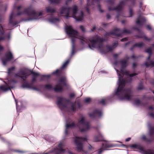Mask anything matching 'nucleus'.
Returning a JSON list of instances; mask_svg holds the SVG:
<instances>
[{"label":"nucleus","mask_w":154,"mask_h":154,"mask_svg":"<svg viewBox=\"0 0 154 154\" xmlns=\"http://www.w3.org/2000/svg\"><path fill=\"white\" fill-rule=\"evenodd\" d=\"M60 13L66 15L65 16L66 19L70 17L69 15H72L77 21H82L84 18L83 12L78 11L77 7L75 5H74L72 8L68 6L62 7L60 9Z\"/></svg>","instance_id":"nucleus-3"},{"label":"nucleus","mask_w":154,"mask_h":154,"mask_svg":"<svg viewBox=\"0 0 154 154\" xmlns=\"http://www.w3.org/2000/svg\"><path fill=\"white\" fill-rule=\"evenodd\" d=\"M21 79H23V80H25V79L26 78V76H21Z\"/></svg>","instance_id":"nucleus-48"},{"label":"nucleus","mask_w":154,"mask_h":154,"mask_svg":"<svg viewBox=\"0 0 154 154\" xmlns=\"http://www.w3.org/2000/svg\"><path fill=\"white\" fill-rule=\"evenodd\" d=\"M18 74L19 75H25V74L24 73H21L20 72H19L18 73Z\"/></svg>","instance_id":"nucleus-52"},{"label":"nucleus","mask_w":154,"mask_h":154,"mask_svg":"<svg viewBox=\"0 0 154 154\" xmlns=\"http://www.w3.org/2000/svg\"><path fill=\"white\" fill-rule=\"evenodd\" d=\"M130 17H132L133 15L132 11L131 10H130Z\"/></svg>","instance_id":"nucleus-39"},{"label":"nucleus","mask_w":154,"mask_h":154,"mask_svg":"<svg viewBox=\"0 0 154 154\" xmlns=\"http://www.w3.org/2000/svg\"><path fill=\"white\" fill-rule=\"evenodd\" d=\"M87 140V138L86 137L79 138L78 137H76L75 138L74 142L76 146V148L78 151L79 152L83 151L82 142Z\"/></svg>","instance_id":"nucleus-6"},{"label":"nucleus","mask_w":154,"mask_h":154,"mask_svg":"<svg viewBox=\"0 0 154 154\" xmlns=\"http://www.w3.org/2000/svg\"><path fill=\"white\" fill-rule=\"evenodd\" d=\"M149 115L151 116L152 117H154V114L152 113H150L149 114Z\"/></svg>","instance_id":"nucleus-47"},{"label":"nucleus","mask_w":154,"mask_h":154,"mask_svg":"<svg viewBox=\"0 0 154 154\" xmlns=\"http://www.w3.org/2000/svg\"><path fill=\"white\" fill-rule=\"evenodd\" d=\"M123 32L124 33H131V31L127 29H124L123 30Z\"/></svg>","instance_id":"nucleus-34"},{"label":"nucleus","mask_w":154,"mask_h":154,"mask_svg":"<svg viewBox=\"0 0 154 154\" xmlns=\"http://www.w3.org/2000/svg\"><path fill=\"white\" fill-rule=\"evenodd\" d=\"M14 16V15L13 14V13H12L11 14L10 17V25L13 26L16 25L18 23L17 22H15L13 21L12 19Z\"/></svg>","instance_id":"nucleus-14"},{"label":"nucleus","mask_w":154,"mask_h":154,"mask_svg":"<svg viewBox=\"0 0 154 154\" xmlns=\"http://www.w3.org/2000/svg\"><path fill=\"white\" fill-rule=\"evenodd\" d=\"M124 4L123 2H121L119 5L116 8H111L110 7L108 8L109 10H115L116 11H118L122 10V6Z\"/></svg>","instance_id":"nucleus-13"},{"label":"nucleus","mask_w":154,"mask_h":154,"mask_svg":"<svg viewBox=\"0 0 154 154\" xmlns=\"http://www.w3.org/2000/svg\"><path fill=\"white\" fill-rule=\"evenodd\" d=\"M23 88H25V87L29 88V85L28 84H27V85H26V86H24V85H23Z\"/></svg>","instance_id":"nucleus-61"},{"label":"nucleus","mask_w":154,"mask_h":154,"mask_svg":"<svg viewBox=\"0 0 154 154\" xmlns=\"http://www.w3.org/2000/svg\"><path fill=\"white\" fill-rule=\"evenodd\" d=\"M65 100V99L61 97H59L58 98L57 104L58 105H60L62 104L63 103Z\"/></svg>","instance_id":"nucleus-17"},{"label":"nucleus","mask_w":154,"mask_h":154,"mask_svg":"<svg viewBox=\"0 0 154 154\" xmlns=\"http://www.w3.org/2000/svg\"><path fill=\"white\" fill-rule=\"evenodd\" d=\"M127 38H123V39H122L121 41L122 42H124V41H127Z\"/></svg>","instance_id":"nucleus-40"},{"label":"nucleus","mask_w":154,"mask_h":154,"mask_svg":"<svg viewBox=\"0 0 154 154\" xmlns=\"http://www.w3.org/2000/svg\"><path fill=\"white\" fill-rule=\"evenodd\" d=\"M35 78H33L32 79V81L33 82H34V81H35Z\"/></svg>","instance_id":"nucleus-62"},{"label":"nucleus","mask_w":154,"mask_h":154,"mask_svg":"<svg viewBox=\"0 0 154 154\" xmlns=\"http://www.w3.org/2000/svg\"><path fill=\"white\" fill-rule=\"evenodd\" d=\"M106 17H107V18L108 19H109L110 17V15L109 14H107V15Z\"/></svg>","instance_id":"nucleus-51"},{"label":"nucleus","mask_w":154,"mask_h":154,"mask_svg":"<svg viewBox=\"0 0 154 154\" xmlns=\"http://www.w3.org/2000/svg\"><path fill=\"white\" fill-rule=\"evenodd\" d=\"M118 43L117 42H115L113 43L112 46H106V48L107 49V51H112L113 49V48L117 45Z\"/></svg>","instance_id":"nucleus-16"},{"label":"nucleus","mask_w":154,"mask_h":154,"mask_svg":"<svg viewBox=\"0 0 154 154\" xmlns=\"http://www.w3.org/2000/svg\"><path fill=\"white\" fill-rule=\"evenodd\" d=\"M13 59V56L12 53L10 51L7 52L5 54V58L2 60V63L4 65H5L8 61Z\"/></svg>","instance_id":"nucleus-11"},{"label":"nucleus","mask_w":154,"mask_h":154,"mask_svg":"<svg viewBox=\"0 0 154 154\" xmlns=\"http://www.w3.org/2000/svg\"><path fill=\"white\" fill-rule=\"evenodd\" d=\"M103 136L100 134L98 135L95 137L94 138V140L95 142H98L103 141Z\"/></svg>","instance_id":"nucleus-15"},{"label":"nucleus","mask_w":154,"mask_h":154,"mask_svg":"<svg viewBox=\"0 0 154 154\" xmlns=\"http://www.w3.org/2000/svg\"><path fill=\"white\" fill-rule=\"evenodd\" d=\"M69 62V60H67L64 63L63 66H62V68H64L66 67L67 64Z\"/></svg>","instance_id":"nucleus-26"},{"label":"nucleus","mask_w":154,"mask_h":154,"mask_svg":"<svg viewBox=\"0 0 154 154\" xmlns=\"http://www.w3.org/2000/svg\"><path fill=\"white\" fill-rule=\"evenodd\" d=\"M152 51L151 47L146 49V52L149 54V56L147 58V61L145 63V65L146 67L153 66H154V62L151 61L150 60V56L152 54Z\"/></svg>","instance_id":"nucleus-10"},{"label":"nucleus","mask_w":154,"mask_h":154,"mask_svg":"<svg viewBox=\"0 0 154 154\" xmlns=\"http://www.w3.org/2000/svg\"><path fill=\"white\" fill-rule=\"evenodd\" d=\"M46 11L48 12L53 13L55 11V10L54 8H52L50 7H48L46 8Z\"/></svg>","instance_id":"nucleus-20"},{"label":"nucleus","mask_w":154,"mask_h":154,"mask_svg":"<svg viewBox=\"0 0 154 154\" xmlns=\"http://www.w3.org/2000/svg\"><path fill=\"white\" fill-rule=\"evenodd\" d=\"M80 29L83 32H85V27L82 26H81L80 27Z\"/></svg>","instance_id":"nucleus-33"},{"label":"nucleus","mask_w":154,"mask_h":154,"mask_svg":"<svg viewBox=\"0 0 154 154\" xmlns=\"http://www.w3.org/2000/svg\"><path fill=\"white\" fill-rule=\"evenodd\" d=\"M65 146V143L63 142H60L57 147V149H55L54 151L55 154H63L67 151V150L63 149Z\"/></svg>","instance_id":"nucleus-7"},{"label":"nucleus","mask_w":154,"mask_h":154,"mask_svg":"<svg viewBox=\"0 0 154 154\" xmlns=\"http://www.w3.org/2000/svg\"><path fill=\"white\" fill-rule=\"evenodd\" d=\"M119 54H114V57L115 58H116L119 56Z\"/></svg>","instance_id":"nucleus-45"},{"label":"nucleus","mask_w":154,"mask_h":154,"mask_svg":"<svg viewBox=\"0 0 154 154\" xmlns=\"http://www.w3.org/2000/svg\"><path fill=\"white\" fill-rule=\"evenodd\" d=\"M96 27L95 26H94L93 27L92 29H91V31H94L96 29Z\"/></svg>","instance_id":"nucleus-42"},{"label":"nucleus","mask_w":154,"mask_h":154,"mask_svg":"<svg viewBox=\"0 0 154 154\" xmlns=\"http://www.w3.org/2000/svg\"><path fill=\"white\" fill-rule=\"evenodd\" d=\"M2 29H3L2 26L0 25V32L1 33H3V32L2 31Z\"/></svg>","instance_id":"nucleus-44"},{"label":"nucleus","mask_w":154,"mask_h":154,"mask_svg":"<svg viewBox=\"0 0 154 154\" xmlns=\"http://www.w3.org/2000/svg\"><path fill=\"white\" fill-rule=\"evenodd\" d=\"M76 126L75 125L74 122H72L71 124H67L66 125V129L69 128H72L76 127Z\"/></svg>","instance_id":"nucleus-21"},{"label":"nucleus","mask_w":154,"mask_h":154,"mask_svg":"<svg viewBox=\"0 0 154 154\" xmlns=\"http://www.w3.org/2000/svg\"><path fill=\"white\" fill-rule=\"evenodd\" d=\"M31 74L34 76L38 75V73L32 71L31 72Z\"/></svg>","instance_id":"nucleus-35"},{"label":"nucleus","mask_w":154,"mask_h":154,"mask_svg":"<svg viewBox=\"0 0 154 154\" xmlns=\"http://www.w3.org/2000/svg\"><path fill=\"white\" fill-rule=\"evenodd\" d=\"M140 103V100L138 99L136 100L134 102V104L136 105H139Z\"/></svg>","instance_id":"nucleus-28"},{"label":"nucleus","mask_w":154,"mask_h":154,"mask_svg":"<svg viewBox=\"0 0 154 154\" xmlns=\"http://www.w3.org/2000/svg\"><path fill=\"white\" fill-rule=\"evenodd\" d=\"M65 133L66 134H68L67 131V130H66L65 131Z\"/></svg>","instance_id":"nucleus-64"},{"label":"nucleus","mask_w":154,"mask_h":154,"mask_svg":"<svg viewBox=\"0 0 154 154\" xmlns=\"http://www.w3.org/2000/svg\"><path fill=\"white\" fill-rule=\"evenodd\" d=\"M59 20L57 18H54L52 19L51 20H49V22L50 23H54L56 22L59 21Z\"/></svg>","instance_id":"nucleus-24"},{"label":"nucleus","mask_w":154,"mask_h":154,"mask_svg":"<svg viewBox=\"0 0 154 154\" xmlns=\"http://www.w3.org/2000/svg\"><path fill=\"white\" fill-rule=\"evenodd\" d=\"M66 79L65 77L61 78L58 83L55 86L54 90L57 92L60 91L62 90V85H66Z\"/></svg>","instance_id":"nucleus-9"},{"label":"nucleus","mask_w":154,"mask_h":154,"mask_svg":"<svg viewBox=\"0 0 154 154\" xmlns=\"http://www.w3.org/2000/svg\"><path fill=\"white\" fill-rule=\"evenodd\" d=\"M14 69V67H12V68L9 69V70L10 71H11L12 70Z\"/></svg>","instance_id":"nucleus-59"},{"label":"nucleus","mask_w":154,"mask_h":154,"mask_svg":"<svg viewBox=\"0 0 154 154\" xmlns=\"http://www.w3.org/2000/svg\"><path fill=\"white\" fill-rule=\"evenodd\" d=\"M143 88V86H142L141 87L139 86L138 88V90H141Z\"/></svg>","instance_id":"nucleus-41"},{"label":"nucleus","mask_w":154,"mask_h":154,"mask_svg":"<svg viewBox=\"0 0 154 154\" xmlns=\"http://www.w3.org/2000/svg\"><path fill=\"white\" fill-rule=\"evenodd\" d=\"M145 21L146 19L144 17H142L140 15L137 19L136 23L137 25L141 26L143 25V24Z\"/></svg>","instance_id":"nucleus-12"},{"label":"nucleus","mask_w":154,"mask_h":154,"mask_svg":"<svg viewBox=\"0 0 154 154\" xmlns=\"http://www.w3.org/2000/svg\"><path fill=\"white\" fill-rule=\"evenodd\" d=\"M119 30H120L119 29H115V31H116L115 32H117V31H119Z\"/></svg>","instance_id":"nucleus-63"},{"label":"nucleus","mask_w":154,"mask_h":154,"mask_svg":"<svg viewBox=\"0 0 154 154\" xmlns=\"http://www.w3.org/2000/svg\"><path fill=\"white\" fill-rule=\"evenodd\" d=\"M17 152H20V153H24V152H23V151H19V150H17Z\"/></svg>","instance_id":"nucleus-57"},{"label":"nucleus","mask_w":154,"mask_h":154,"mask_svg":"<svg viewBox=\"0 0 154 154\" xmlns=\"http://www.w3.org/2000/svg\"><path fill=\"white\" fill-rule=\"evenodd\" d=\"M15 77L16 78H19L20 77V76L17 75H15Z\"/></svg>","instance_id":"nucleus-54"},{"label":"nucleus","mask_w":154,"mask_h":154,"mask_svg":"<svg viewBox=\"0 0 154 154\" xmlns=\"http://www.w3.org/2000/svg\"><path fill=\"white\" fill-rule=\"evenodd\" d=\"M80 129L81 132H84L88 131L91 128L90 124L85 121V118L82 117L79 120L78 124L77 125Z\"/></svg>","instance_id":"nucleus-4"},{"label":"nucleus","mask_w":154,"mask_h":154,"mask_svg":"<svg viewBox=\"0 0 154 154\" xmlns=\"http://www.w3.org/2000/svg\"><path fill=\"white\" fill-rule=\"evenodd\" d=\"M0 89L4 91H6L10 89L9 88L7 87L5 85H2L0 86Z\"/></svg>","instance_id":"nucleus-22"},{"label":"nucleus","mask_w":154,"mask_h":154,"mask_svg":"<svg viewBox=\"0 0 154 154\" xmlns=\"http://www.w3.org/2000/svg\"><path fill=\"white\" fill-rule=\"evenodd\" d=\"M75 104H73L71 106V109L72 111H74L75 109Z\"/></svg>","instance_id":"nucleus-31"},{"label":"nucleus","mask_w":154,"mask_h":154,"mask_svg":"<svg viewBox=\"0 0 154 154\" xmlns=\"http://www.w3.org/2000/svg\"><path fill=\"white\" fill-rule=\"evenodd\" d=\"M22 14V13H21V12H18L17 13V16H19V15H21V14Z\"/></svg>","instance_id":"nucleus-60"},{"label":"nucleus","mask_w":154,"mask_h":154,"mask_svg":"<svg viewBox=\"0 0 154 154\" xmlns=\"http://www.w3.org/2000/svg\"><path fill=\"white\" fill-rule=\"evenodd\" d=\"M121 72V73L124 75L125 74L129 77L128 78L126 81L124 79L121 80V76L119 74V86L117 90L116 94L119 96V99L121 100L125 99L129 100L131 99L132 97L131 91L130 90H127L124 88L126 82H130L132 79L131 77L137 75L136 74H129V71L128 70L124 71L122 68Z\"/></svg>","instance_id":"nucleus-2"},{"label":"nucleus","mask_w":154,"mask_h":154,"mask_svg":"<svg viewBox=\"0 0 154 154\" xmlns=\"http://www.w3.org/2000/svg\"><path fill=\"white\" fill-rule=\"evenodd\" d=\"M66 31L67 34L71 38L72 42L73 44L75 38H78L80 40V42L82 44H88V48L91 49H93V48L97 47L101 49L102 47V42L105 40L104 39L102 38L98 35H96L93 36L89 39L90 43L89 44L88 43L87 38L84 36L79 35L78 32L74 29L71 26H66ZM74 47L73 45L72 50V54H74Z\"/></svg>","instance_id":"nucleus-1"},{"label":"nucleus","mask_w":154,"mask_h":154,"mask_svg":"<svg viewBox=\"0 0 154 154\" xmlns=\"http://www.w3.org/2000/svg\"><path fill=\"white\" fill-rule=\"evenodd\" d=\"M136 66V64L135 63H133V67L134 68Z\"/></svg>","instance_id":"nucleus-58"},{"label":"nucleus","mask_w":154,"mask_h":154,"mask_svg":"<svg viewBox=\"0 0 154 154\" xmlns=\"http://www.w3.org/2000/svg\"><path fill=\"white\" fill-rule=\"evenodd\" d=\"M5 39L3 37H0V41L4 40ZM4 49L3 47L1 45H0V51L3 50Z\"/></svg>","instance_id":"nucleus-30"},{"label":"nucleus","mask_w":154,"mask_h":154,"mask_svg":"<svg viewBox=\"0 0 154 154\" xmlns=\"http://www.w3.org/2000/svg\"><path fill=\"white\" fill-rule=\"evenodd\" d=\"M94 0H87V6L86 7V9L88 13H89V10L88 6L92 5L93 2Z\"/></svg>","instance_id":"nucleus-18"},{"label":"nucleus","mask_w":154,"mask_h":154,"mask_svg":"<svg viewBox=\"0 0 154 154\" xmlns=\"http://www.w3.org/2000/svg\"><path fill=\"white\" fill-rule=\"evenodd\" d=\"M131 147L140 150L141 151L140 152L143 154H154V151L152 150H149L148 151H145L144 150L143 147L139 144H133L131 146Z\"/></svg>","instance_id":"nucleus-8"},{"label":"nucleus","mask_w":154,"mask_h":154,"mask_svg":"<svg viewBox=\"0 0 154 154\" xmlns=\"http://www.w3.org/2000/svg\"><path fill=\"white\" fill-rule=\"evenodd\" d=\"M74 95H75L74 94H70V97H74Z\"/></svg>","instance_id":"nucleus-49"},{"label":"nucleus","mask_w":154,"mask_h":154,"mask_svg":"<svg viewBox=\"0 0 154 154\" xmlns=\"http://www.w3.org/2000/svg\"><path fill=\"white\" fill-rule=\"evenodd\" d=\"M100 103L104 104L105 103V100L104 99H102L100 102Z\"/></svg>","instance_id":"nucleus-37"},{"label":"nucleus","mask_w":154,"mask_h":154,"mask_svg":"<svg viewBox=\"0 0 154 154\" xmlns=\"http://www.w3.org/2000/svg\"><path fill=\"white\" fill-rule=\"evenodd\" d=\"M143 45V43L142 42H141V43H136V44H135L134 45V47L137 46L138 47H141Z\"/></svg>","instance_id":"nucleus-25"},{"label":"nucleus","mask_w":154,"mask_h":154,"mask_svg":"<svg viewBox=\"0 0 154 154\" xmlns=\"http://www.w3.org/2000/svg\"><path fill=\"white\" fill-rule=\"evenodd\" d=\"M121 64L122 68L125 67L128 65L127 60H123L121 61Z\"/></svg>","instance_id":"nucleus-19"},{"label":"nucleus","mask_w":154,"mask_h":154,"mask_svg":"<svg viewBox=\"0 0 154 154\" xmlns=\"http://www.w3.org/2000/svg\"><path fill=\"white\" fill-rule=\"evenodd\" d=\"M61 0H49L51 3L59 4V3Z\"/></svg>","instance_id":"nucleus-23"},{"label":"nucleus","mask_w":154,"mask_h":154,"mask_svg":"<svg viewBox=\"0 0 154 154\" xmlns=\"http://www.w3.org/2000/svg\"><path fill=\"white\" fill-rule=\"evenodd\" d=\"M45 88H46L49 90L51 89L52 88V85L50 84H48L45 85Z\"/></svg>","instance_id":"nucleus-27"},{"label":"nucleus","mask_w":154,"mask_h":154,"mask_svg":"<svg viewBox=\"0 0 154 154\" xmlns=\"http://www.w3.org/2000/svg\"><path fill=\"white\" fill-rule=\"evenodd\" d=\"M131 138L130 137L126 139L125 140L126 141H129L131 140Z\"/></svg>","instance_id":"nucleus-50"},{"label":"nucleus","mask_w":154,"mask_h":154,"mask_svg":"<svg viewBox=\"0 0 154 154\" xmlns=\"http://www.w3.org/2000/svg\"><path fill=\"white\" fill-rule=\"evenodd\" d=\"M24 13L27 15L33 17L32 19H37L36 17L38 15L41 16L42 15V13L40 12L39 14L36 13L32 7V6H30L26 8L24 11Z\"/></svg>","instance_id":"nucleus-5"},{"label":"nucleus","mask_w":154,"mask_h":154,"mask_svg":"<svg viewBox=\"0 0 154 154\" xmlns=\"http://www.w3.org/2000/svg\"><path fill=\"white\" fill-rule=\"evenodd\" d=\"M103 151V150H101V149H100L98 151V153L99 154H100Z\"/></svg>","instance_id":"nucleus-56"},{"label":"nucleus","mask_w":154,"mask_h":154,"mask_svg":"<svg viewBox=\"0 0 154 154\" xmlns=\"http://www.w3.org/2000/svg\"><path fill=\"white\" fill-rule=\"evenodd\" d=\"M154 132V127H152L149 129V133L150 135H152Z\"/></svg>","instance_id":"nucleus-29"},{"label":"nucleus","mask_w":154,"mask_h":154,"mask_svg":"<svg viewBox=\"0 0 154 154\" xmlns=\"http://www.w3.org/2000/svg\"><path fill=\"white\" fill-rule=\"evenodd\" d=\"M147 29H149V30H150L151 29V27L149 25H147Z\"/></svg>","instance_id":"nucleus-43"},{"label":"nucleus","mask_w":154,"mask_h":154,"mask_svg":"<svg viewBox=\"0 0 154 154\" xmlns=\"http://www.w3.org/2000/svg\"><path fill=\"white\" fill-rule=\"evenodd\" d=\"M60 71V70L57 69L55 71L53 72L52 73L53 74H57Z\"/></svg>","instance_id":"nucleus-36"},{"label":"nucleus","mask_w":154,"mask_h":154,"mask_svg":"<svg viewBox=\"0 0 154 154\" xmlns=\"http://www.w3.org/2000/svg\"><path fill=\"white\" fill-rule=\"evenodd\" d=\"M98 9H99V11L100 12H103V11L101 10H100V6L99 5H98Z\"/></svg>","instance_id":"nucleus-46"},{"label":"nucleus","mask_w":154,"mask_h":154,"mask_svg":"<svg viewBox=\"0 0 154 154\" xmlns=\"http://www.w3.org/2000/svg\"><path fill=\"white\" fill-rule=\"evenodd\" d=\"M143 37H144L145 39V40H146V41H149L150 40V38H148L146 36H144Z\"/></svg>","instance_id":"nucleus-38"},{"label":"nucleus","mask_w":154,"mask_h":154,"mask_svg":"<svg viewBox=\"0 0 154 154\" xmlns=\"http://www.w3.org/2000/svg\"><path fill=\"white\" fill-rule=\"evenodd\" d=\"M91 101V99L90 98H88L85 99V101L86 103H88Z\"/></svg>","instance_id":"nucleus-32"},{"label":"nucleus","mask_w":154,"mask_h":154,"mask_svg":"<svg viewBox=\"0 0 154 154\" xmlns=\"http://www.w3.org/2000/svg\"><path fill=\"white\" fill-rule=\"evenodd\" d=\"M146 138V136H143L142 137V139L143 140H145Z\"/></svg>","instance_id":"nucleus-55"},{"label":"nucleus","mask_w":154,"mask_h":154,"mask_svg":"<svg viewBox=\"0 0 154 154\" xmlns=\"http://www.w3.org/2000/svg\"><path fill=\"white\" fill-rule=\"evenodd\" d=\"M22 6H19L17 7V10H19L21 8Z\"/></svg>","instance_id":"nucleus-53"}]
</instances>
